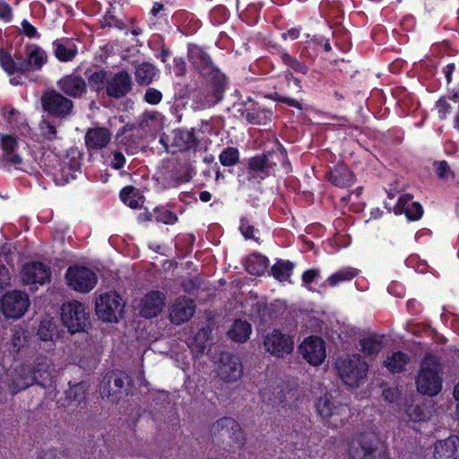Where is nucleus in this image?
I'll use <instances>...</instances> for the list:
<instances>
[{"label": "nucleus", "mask_w": 459, "mask_h": 459, "mask_svg": "<svg viewBox=\"0 0 459 459\" xmlns=\"http://www.w3.org/2000/svg\"><path fill=\"white\" fill-rule=\"evenodd\" d=\"M3 113L9 124L13 125L18 122V117H20V112L14 108L4 107L3 108Z\"/></svg>", "instance_id": "13d9d810"}, {"label": "nucleus", "mask_w": 459, "mask_h": 459, "mask_svg": "<svg viewBox=\"0 0 459 459\" xmlns=\"http://www.w3.org/2000/svg\"><path fill=\"white\" fill-rule=\"evenodd\" d=\"M11 344L15 352H18L27 342L26 331L22 327L15 326L12 330Z\"/></svg>", "instance_id": "79ce46f5"}, {"label": "nucleus", "mask_w": 459, "mask_h": 459, "mask_svg": "<svg viewBox=\"0 0 459 459\" xmlns=\"http://www.w3.org/2000/svg\"><path fill=\"white\" fill-rule=\"evenodd\" d=\"M50 321H42L38 330V335L40 340L47 342L52 339L53 333Z\"/></svg>", "instance_id": "864d4df0"}, {"label": "nucleus", "mask_w": 459, "mask_h": 459, "mask_svg": "<svg viewBox=\"0 0 459 459\" xmlns=\"http://www.w3.org/2000/svg\"><path fill=\"white\" fill-rule=\"evenodd\" d=\"M0 141L3 150V160L8 161L14 166L20 165L22 159L15 153V150L18 147L16 137L11 134H0Z\"/></svg>", "instance_id": "cd10ccee"}, {"label": "nucleus", "mask_w": 459, "mask_h": 459, "mask_svg": "<svg viewBox=\"0 0 459 459\" xmlns=\"http://www.w3.org/2000/svg\"><path fill=\"white\" fill-rule=\"evenodd\" d=\"M105 25L107 26H116L120 27L121 22L116 19V17L111 13L110 11H108L103 17Z\"/></svg>", "instance_id": "338daca9"}, {"label": "nucleus", "mask_w": 459, "mask_h": 459, "mask_svg": "<svg viewBox=\"0 0 459 459\" xmlns=\"http://www.w3.org/2000/svg\"><path fill=\"white\" fill-rule=\"evenodd\" d=\"M53 48L56 57L61 62L72 61L77 54L76 46L70 40H56Z\"/></svg>", "instance_id": "7c9ffc66"}, {"label": "nucleus", "mask_w": 459, "mask_h": 459, "mask_svg": "<svg viewBox=\"0 0 459 459\" xmlns=\"http://www.w3.org/2000/svg\"><path fill=\"white\" fill-rule=\"evenodd\" d=\"M436 172L441 179L447 180L449 178H454V173L446 160L436 163Z\"/></svg>", "instance_id": "3c124183"}, {"label": "nucleus", "mask_w": 459, "mask_h": 459, "mask_svg": "<svg viewBox=\"0 0 459 459\" xmlns=\"http://www.w3.org/2000/svg\"><path fill=\"white\" fill-rule=\"evenodd\" d=\"M65 278L71 288L82 293L91 290L97 282L95 273L84 266L69 267Z\"/></svg>", "instance_id": "4468645a"}, {"label": "nucleus", "mask_w": 459, "mask_h": 459, "mask_svg": "<svg viewBox=\"0 0 459 459\" xmlns=\"http://www.w3.org/2000/svg\"><path fill=\"white\" fill-rule=\"evenodd\" d=\"M316 408L322 419H333L330 421L333 426L337 427L344 424V419L340 418L338 420L337 417L346 416L348 408L346 405L336 402L332 395L325 394L321 396L316 403Z\"/></svg>", "instance_id": "f3484780"}, {"label": "nucleus", "mask_w": 459, "mask_h": 459, "mask_svg": "<svg viewBox=\"0 0 459 459\" xmlns=\"http://www.w3.org/2000/svg\"><path fill=\"white\" fill-rule=\"evenodd\" d=\"M293 269V264L289 261L277 262L272 268V274L279 281H287Z\"/></svg>", "instance_id": "a19ab883"}, {"label": "nucleus", "mask_w": 459, "mask_h": 459, "mask_svg": "<svg viewBox=\"0 0 459 459\" xmlns=\"http://www.w3.org/2000/svg\"><path fill=\"white\" fill-rule=\"evenodd\" d=\"M162 93L155 88H148L144 94V100L152 105H156L160 102Z\"/></svg>", "instance_id": "5fc2aeb1"}, {"label": "nucleus", "mask_w": 459, "mask_h": 459, "mask_svg": "<svg viewBox=\"0 0 459 459\" xmlns=\"http://www.w3.org/2000/svg\"><path fill=\"white\" fill-rule=\"evenodd\" d=\"M211 436L217 442L229 446L240 448L244 446L245 437L240 425L230 417H223L211 426Z\"/></svg>", "instance_id": "423d86ee"}, {"label": "nucleus", "mask_w": 459, "mask_h": 459, "mask_svg": "<svg viewBox=\"0 0 459 459\" xmlns=\"http://www.w3.org/2000/svg\"><path fill=\"white\" fill-rule=\"evenodd\" d=\"M409 419L414 422L422 421L427 418L424 410L419 405H411L407 411Z\"/></svg>", "instance_id": "8fccbe9b"}, {"label": "nucleus", "mask_w": 459, "mask_h": 459, "mask_svg": "<svg viewBox=\"0 0 459 459\" xmlns=\"http://www.w3.org/2000/svg\"><path fill=\"white\" fill-rule=\"evenodd\" d=\"M50 270L40 262L26 264L22 269V279L26 284H43L50 279Z\"/></svg>", "instance_id": "412c9836"}, {"label": "nucleus", "mask_w": 459, "mask_h": 459, "mask_svg": "<svg viewBox=\"0 0 459 459\" xmlns=\"http://www.w3.org/2000/svg\"><path fill=\"white\" fill-rule=\"evenodd\" d=\"M189 60L199 74L210 82L209 91L205 106L211 107L222 100L225 90L226 78L222 73L213 65L210 56L199 47L194 46L188 51Z\"/></svg>", "instance_id": "f03ea898"}, {"label": "nucleus", "mask_w": 459, "mask_h": 459, "mask_svg": "<svg viewBox=\"0 0 459 459\" xmlns=\"http://www.w3.org/2000/svg\"><path fill=\"white\" fill-rule=\"evenodd\" d=\"M239 230L246 239L257 240L255 233L258 232V230L255 229L249 219L244 217L240 220Z\"/></svg>", "instance_id": "49530a36"}, {"label": "nucleus", "mask_w": 459, "mask_h": 459, "mask_svg": "<svg viewBox=\"0 0 459 459\" xmlns=\"http://www.w3.org/2000/svg\"><path fill=\"white\" fill-rule=\"evenodd\" d=\"M13 19V9L4 0H0V20L9 22Z\"/></svg>", "instance_id": "6e6d98bb"}, {"label": "nucleus", "mask_w": 459, "mask_h": 459, "mask_svg": "<svg viewBox=\"0 0 459 459\" xmlns=\"http://www.w3.org/2000/svg\"><path fill=\"white\" fill-rule=\"evenodd\" d=\"M21 61L20 70L22 73L38 71L47 63L48 55L39 46L30 44L25 47V56H21Z\"/></svg>", "instance_id": "aec40b11"}, {"label": "nucleus", "mask_w": 459, "mask_h": 459, "mask_svg": "<svg viewBox=\"0 0 459 459\" xmlns=\"http://www.w3.org/2000/svg\"><path fill=\"white\" fill-rule=\"evenodd\" d=\"M39 128L40 135L43 137L44 140L54 141L57 139L56 126L49 120H41Z\"/></svg>", "instance_id": "37998d69"}, {"label": "nucleus", "mask_w": 459, "mask_h": 459, "mask_svg": "<svg viewBox=\"0 0 459 459\" xmlns=\"http://www.w3.org/2000/svg\"><path fill=\"white\" fill-rule=\"evenodd\" d=\"M133 89L132 76L126 70L117 73L108 72L105 83L106 94L115 100L126 97Z\"/></svg>", "instance_id": "dca6fc26"}, {"label": "nucleus", "mask_w": 459, "mask_h": 459, "mask_svg": "<svg viewBox=\"0 0 459 459\" xmlns=\"http://www.w3.org/2000/svg\"><path fill=\"white\" fill-rule=\"evenodd\" d=\"M22 33L28 38H39L37 29L31 25L27 20L22 22Z\"/></svg>", "instance_id": "bf43d9fd"}, {"label": "nucleus", "mask_w": 459, "mask_h": 459, "mask_svg": "<svg viewBox=\"0 0 459 459\" xmlns=\"http://www.w3.org/2000/svg\"><path fill=\"white\" fill-rule=\"evenodd\" d=\"M160 143H162L169 152H176L177 151L185 152L196 148L199 142L195 134L194 130L187 129H176L172 131L171 140L169 136L160 137Z\"/></svg>", "instance_id": "2eb2a0df"}, {"label": "nucleus", "mask_w": 459, "mask_h": 459, "mask_svg": "<svg viewBox=\"0 0 459 459\" xmlns=\"http://www.w3.org/2000/svg\"><path fill=\"white\" fill-rule=\"evenodd\" d=\"M267 257L260 255L250 256L246 263V268L249 273L253 275H261L264 273L268 266Z\"/></svg>", "instance_id": "c9c22d12"}, {"label": "nucleus", "mask_w": 459, "mask_h": 459, "mask_svg": "<svg viewBox=\"0 0 459 459\" xmlns=\"http://www.w3.org/2000/svg\"><path fill=\"white\" fill-rule=\"evenodd\" d=\"M263 347L272 356L283 358L293 351L294 340L290 334L282 333L278 329H273L264 335Z\"/></svg>", "instance_id": "9b49d317"}, {"label": "nucleus", "mask_w": 459, "mask_h": 459, "mask_svg": "<svg viewBox=\"0 0 459 459\" xmlns=\"http://www.w3.org/2000/svg\"><path fill=\"white\" fill-rule=\"evenodd\" d=\"M39 459H68V456L65 451L48 449L45 451Z\"/></svg>", "instance_id": "4d7b16f0"}, {"label": "nucleus", "mask_w": 459, "mask_h": 459, "mask_svg": "<svg viewBox=\"0 0 459 459\" xmlns=\"http://www.w3.org/2000/svg\"><path fill=\"white\" fill-rule=\"evenodd\" d=\"M219 159L223 166H233L238 160V151L236 148L228 147L221 152Z\"/></svg>", "instance_id": "c03bdc74"}, {"label": "nucleus", "mask_w": 459, "mask_h": 459, "mask_svg": "<svg viewBox=\"0 0 459 459\" xmlns=\"http://www.w3.org/2000/svg\"><path fill=\"white\" fill-rule=\"evenodd\" d=\"M112 155L113 157L110 161V166L115 169H122L126 163V157L122 152V147L113 151Z\"/></svg>", "instance_id": "603ef678"}, {"label": "nucleus", "mask_w": 459, "mask_h": 459, "mask_svg": "<svg viewBox=\"0 0 459 459\" xmlns=\"http://www.w3.org/2000/svg\"><path fill=\"white\" fill-rule=\"evenodd\" d=\"M408 362L409 358L405 353L402 351H396L385 359L384 365L391 372L399 373L404 370V368Z\"/></svg>", "instance_id": "72a5a7b5"}, {"label": "nucleus", "mask_w": 459, "mask_h": 459, "mask_svg": "<svg viewBox=\"0 0 459 459\" xmlns=\"http://www.w3.org/2000/svg\"><path fill=\"white\" fill-rule=\"evenodd\" d=\"M251 333V325L241 319L236 320L228 334L235 342H246Z\"/></svg>", "instance_id": "2f4dec72"}, {"label": "nucleus", "mask_w": 459, "mask_h": 459, "mask_svg": "<svg viewBox=\"0 0 459 459\" xmlns=\"http://www.w3.org/2000/svg\"><path fill=\"white\" fill-rule=\"evenodd\" d=\"M129 377L122 371L107 373L100 384V393L111 403H117L124 395L128 394Z\"/></svg>", "instance_id": "6e6552de"}, {"label": "nucleus", "mask_w": 459, "mask_h": 459, "mask_svg": "<svg viewBox=\"0 0 459 459\" xmlns=\"http://www.w3.org/2000/svg\"><path fill=\"white\" fill-rule=\"evenodd\" d=\"M302 357L311 365L317 366L325 359V342L319 337H309L299 347Z\"/></svg>", "instance_id": "6ab92c4d"}, {"label": "nucleus", "mask_w": 459, "mask_h": 459, "mask_svg": "<svg viewBox=\"0 0 459 459\" xmlns=\"http://www.w3.org/2000/svg\"><path fill=\"white\" fill-rule=\"evenodd\" d=\"M210 333H211V329L209 327H203L196 333L195 341L200 342L201 343L205 342L209 338Z\"/></svg>", "instance_id": "774afa93"}, {"label": "nucleus", "mask_w": 459, "mask_h": 459, "mask_svg": "<svg viewBox=\"0 0 459 459\" xmlns=\"http://www.w3.org/2000/svg\"><path fill=\"white\" fill-rule=\"evenodd\" d=\"M274 100L278 101V102H281V103H285L290 107H294V108H297L299 109H302V105L299 101L292 99V98H290V97H286V96H281L278 93H275V96H274Z\"/></svg>", "instance_id": "052dcab7"}, {"label": "nucleus", "mask_w": 459, "mask_h": 459, "mask_svg": "<svg viewBox=\"0 0 459 459\" xmlns=\"http://www.w3.org/2000/svg\"><path fill=\"white\" fill-rule=\"evenodd\" d=\"M286 159L285 151L279 147L275 151H270L250 159L248 169L253 173V177H259L263 179L274 171L278 163L284 164Z\"/></svg>", "instance_id": "1a4fd4ad"}, {"label": "nucleus", "mask_w": 459, "mask_h": 459, "mask_svg": "<svg viewBox=\"0 0 459 459\" xmlns=\"http://www.w3.org/2000/svg\"><path fill=\"white\" fill-rule=\"evenodd\" d=\"M281 60L286 65H288L289 67H290L297 73L305 74L307 72V66L306 65H304L301 62H299V60L291 57L287 53H284L281 55Z\"/></svg>", "instance_id": "de8ad7c7"}, {"label": "nucleus", "mask_w": 459, "mask_h": 459, "mask_svg": "<svg viewBox=\"0 0 459 459\" xmlns=\"http://www.w3.org/2000/svg\"><path fill=\"white\" fill-rule=\"evenodd\" d=\"M108 75V72L104 69H98L88 74L87 80L90 88L97 92H100L101 90H105V83L107 82Z\"/></svg>", "instance_id": "4c0bfd02"}, {"label": "nucleus", "mask_w": 459, "mask_h": 459, "mask_svg": "<svg viewBox=\"0 0 459 459\" xmlns=\"http://www.w3.org/2000/svg\"><path fill=\"white\" fill-rule=\"evenodd\" d=\"M66 398L78 403L85 399L84 385L82 383L76 384L66 391Z\"/></svg>", "instance_id": "09e8293b"}, {"label": "nucleus", "mask_w": 459, "mask_h": 459, "mask_svg": "<svg viewBox=\"0 0 459 459\" xmlns=\"http://www.w3.org/2000/svg\"><path fill=\"white\" fill-rule=\"evenodd\" d=\"M112 134L105 127L89 128L85 134V145L89 152H98L106 148L111 141Z\"/></svg>", "instance_id": "5701e85b"}, {"label": "nucleus", "mask_w": 459, "mask_h": 459, "mask_svg": "<svg viewBox=\"0 0 459 459\" xmlns=\"http://www.w3.org/2000/svg\"><path fill=\"white\" fill-rule=\"evenodd\" d=\"M329 180L340 187H349L354 183V175L343 163L337 164L328 173Z\"/></svg>", "instance_id": "c85d7f7f"}, {"label": "nucleus", "mask_w": 459, "mask_h": 459, "mask_svg": "<svg viewBox=\"0 0 459 459\" xmlns=\"http://www.w3.org/2000/svg\"><path fill=\"white\" fill-rule=\"evenodd\" d=\"M241 116L250 124L266 125L271 121L273 113L269 109L261 108L258 105H253L244 109Z\"/></svg>", "instance_id": "c756f323"}, {"label": "nucleus", "mask_w": 459, "mask_h": 459, "mask_svg": "<svg viewBox=\"0 0 459 459\" xmlns=\"http://www.w3.org/2000/svg\"><path fill=\"white\" fill-rule=\"evenodd\" d=\"M29 307L30 299L24 291H8L1 299V311L6 318H21L26 313Z\"/></svg>", "instance_id": "f8f14e48"}, {"label": "nucleus", "mask_w": 459, "mask_h": 459, "mask_svg": "<svg viewBox=\"0 0 459 459\" xmlns=\"http://www.w3.org/2000/svg\"><path fill=\"white\" fill-rule=\"evenodd\" d=\"M382 395L385 401L394 403L398 400L400 394L396 388L387 387L383 389Z\"/></svg>", "instance_id": "e2e57ef3"}, {"label": "nucleus", "mask_w": 459, "mask_h": 459, "mask_svg": "<svg viewBox=\"0 0 459 459\" xmlns=\"http://www.w3.org/2000/svg\"><path fill=\"white\" fill-rule=\"evenodd\" d=\"M335 367L342 380L351 387L359 385L368 368L367 362L359 354L339 358Z\"/></svg>", "instance_id": "39448f33"}, {"label": "nucleus", "mask_w": 459, "mask_h": 459, "mask_svg": "<svg viewBox=\"0 0 459 459\" xmlns=\"http://www.w3.org/2000/svg\"><path fill=\"white\" fill-rule=\"evenodd\" d=\"M358 275V270L354 268H343L329 276L326 280V282L333 287L342 281H351Z\"/></svg>", "instance_id": "58836bf2"}, {"label": "nucleus", "mask_w": 459, "mask_h": 459, "mask_svg": "<svg viewBox=\"0 0 459 459\" xmlns=\"http://www.w3.org/2000/svg\"><path fill=\"white\" fill-rule=\"evenodd\" d=\"M394 211L395 214L404 213L410 221L419 220L423 213L421 205L417 202H412V196L408 194L399 197Z\"/></svg>", "instance_id": "a878e982"}, {"label": "nucleus", "mask_w": 459, "mask_h": 459, "mask_svg": "<svg viewBox=\"0 0 459 459\" xmlns=\"http://www.w3.org/2000/svg\"><path fill=\"white\" fill-rule=\"evenodd\" d=\"M125 303L116 292L105 293L96 300L95 310L100 319L105 322H117L122 316Z\"/></svg>", "instance_id": "9d476101"}, {"label": "nucleus", "mask_w": 459, "mask_h": 459, "mask_svg": "<svg viewBox=\"0 0 459 459\" xmlns=\"http://www.w3.org/2000/svg\"><path fill=\"white\" fill-rule=\"evenodd\" d=\"M120 198L129 207L135 209L140 205V195L138 190L131 186L124 187L120 191Z\"/></svg>", "instance_id": "ea45409f"}, {"label": "nucleus", "mask_w": 459, "mask_h": 459, "mask_svg": "<svg viewBox=\"0 0 459 459\" xmlns=\"http://www.w3.org/2000/svg\"><path fill=\"white\" fill-rule=\"evenodd\" d=\"M10 276L7 268L0 264V289H4L9 283Z\"/></svg>", "instance_id": "69168bd1"}, {"label": "nucleus", "mask_w": 459, "mask_h": 459, "mask_svg": "<svg viewBox=\"0 0 459 459\" xmlns=\"http://www.w3.org/2000/svg\"><path fill=\"white\" fill-rule=\"evenodd\" d=\"M134 75L138 84L147 85L156 75V69L152 64L143 63L136 66Z\"/></svg>", "instance_id": "f704fd0d"}, {"label": "nucleus", "mask_w": 459, "mask_h": 459, "mask_svg": "<svg viewBox=\"0 0 459 459\" xmlns=\"http://www.w3.org/2000/svg\"><path fill=\"white\" fill-rule=\"evenodd\" d=\"M440 370L441 366L437 359L433 355L426 356L421 362L420 370L416 379L418 391L429 396L439 393L442 388Z\"/></svg>", "instance_id": "20e7f679"}, {"label": "nucleus", "mask_w": 459, "mask_h": 459, "mask_svg": "<svg viewBox=\"0 0 459 459\" xmlns=\"http://www.w3.org/2000/svg\"><path fill=\"white\" fill-rule=\"evenodd\" d=\"M243 374V366L237 355L221 353L218 367V376L224 382H236Z\"/></svg>", "instance_id": "a211bd4d"}, {"label": "nucleus", "mask_w": 459, "mask_h": 459, "mask_svg": "<svg viewBox=\"0 0 459 459\" xmlns=\"http://www.w3.org/2000/svg\"><path fill=\"white\" fill-rule=\"evenodd\" d=\"M360 350L366 356H375L383 348V336L371 335L359 341Z\"/></svg>", "instance_id": "473e14b6"}, {"label": "nucleus", "mask_w": 459, "mask_h": 459, "mask_svg": "<svg viewBox=\"0 0 459 459\" xmlns=\"http://www.w3.org/2000/svg\"><path fill=\"white\" fill-rule=\"evenodd\" d=\"M349 459H385V448L374 433L355 436L349 444Z\"/></svg>", "instance_id": "7ed1b4c3"}, {"label": "nucleus", "mask_w": 459, "mask_h": 459, "mask_svg": "<svg viewBox=\"0 0 459 459\" xmlns=\"http://www.w3.org/2000/svg\"><path fill=\"white\" fill-rule=\"evenodd\" d=\"M437 108L438 110L439 117L441 119L446 118V114L450 112L451 106L450 104L444 99H439L437 101Z\"/></svg>", "instance_id": "680f3d73"}, {"label": "nucleus", "mask_w": 459, "mask_h": 459, "mask_svg": "<svg viewBox=\"0 0 459 459\" xmlns=\"http://www.w3.org/2000/svg\"><path fill=\"white\" fill-rule=\"evenodd\" d=\"M163 307V295L160 291H152L143 298L140 314L145 318H152L161 312Z\"/></svg>", "instance_id": "393cba45"}, {"label": "nucleus", "mask_w": 459, "mask_h": 459, "mask_svg": "<svg viewBox=\"0 0 459 459\" xmlns=\"http://www.w3.org/2000/svg\"><path fill=\"white\" fill-rule=\"evenodd\" d=\"M49 364L46 359L34 365L22 364L7 370L0 363V403H5L33 385H44L49 378Z\"/></svg>", "instance_id": "f257e3e1"}, {"label": "nucleus", "mask_w": 459, "mask_h": 459, "mask_svg": "<svg viewBox=\"0 0 459 459\" xmlns=\"http://www.w3.org/2000/svg\"><path fill=\"white\" fill-rule=\"evenodd\" d=\"M435 459H459V437L451 436L435 445Z\"/></svg>", "instance_id": "bb28decb"}, {"label": "nucleus", "mask_w": 459, "mask_h": 459, "mask_svg": "<svg viewBox=\"0 0 459 459\" xmlns=\"http://www.w3.org/2000/svg\"><path fill=\"white\" fill-rule=\"evenodd\" d=\"M61 321L71 333L84 332L90 324L85 306L77 300H71L62 305Z\"/></svg>", "instance_id": "0eeeda50"}, {"label": "nucleus", "mask_w": 459, "mask_h": 459, "mask_svg": "<svg viewBox=\"0 0 459 459\" xmlns=\"http://www.w3.org/2000/svg\"><path fill=\"white\" fill-rule=\"evenodd\" d=\"M57 85L63 92L73 98H80L87 91L85 80L74 74L61 78Z\"/></svg>", "instance_id": "b1692460"}, {"label": "nucleus", "mask_w": 459, "mask_h": 459, "mask_svg": "<svg viewBox=\"0 0 459 459\" xmlns=\"http://www.w3.org/2000/svg\"><path fill=\"white\" fill-rule=\"evenodd\" d=\"M174 73L178 76H182L186 73V62L182 57L174 58Z\"/></svg>", "instance_id": "0e129e2a"}, {"label": "nucleus", "mask_w": 459, "mask_h": 459, "mask_svg": "<svg viewBox=\"0 0 459 459\" xmlns=\"http://www.w3.org/2000/svg\"><path fill=\"white\" fill-rule=\"evenodd\" d=\"M41 104L46 112L58 118L67 117L74 108L73 101L55 90H48L42 95Z\"/></svg>", "instance_id": "ddd939ff"}, {"label": "nucleus", "mask_w": 459, "mask_h": 459, "mask_svg": "<svg viewBox=\"0 0 459 459\" xmlns=\"http://www.w3.org/2000/svg\"><path fill=\"white\" fill-rule=\"evenodd\" d=\"M20 62L21 56L13 59L8 52L0 48V65L7 74L22 73V70H20Z\"/></svg>", "instance_id": "e433bc0d"}, {"label": "nucleus", "mask_w": 459, "mask_h": 459, "mask_svg": "<svg viewBox=\"0 0 459 459\" xmlns=\"http://www.w3.org/2000/svg\"><path fill=\"white\" fill-rule=\"evenodd\" d=\"M195 305L194 301L186 298H178L169 309V318L176 325L188 321L194 315Z\"/></svg>", "instance_id": "4be33fe9"}, {"label": "nucleus", "mask_w": 459, "mask_h": 459, "mask_svg": "<svg viewBox=\"0 0 459 459\" xmlns=\"http://www.w3.org/2000/svg\"><path fill=\"white\" fill-rule=\"evenodd\" d=\"M153 217L156 221L164 224H172L177 221V215L166 209H155L153 211Z\"/></svg>", "instance_id": "a18cd8bd"}]
</instances>
